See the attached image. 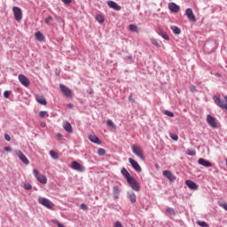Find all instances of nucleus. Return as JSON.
Listing matches in <instances>:
<instances>
[{
    "mask_svg": "<svg viewBox=\"0 0 227 227\" xmlns=\"http://www.w3.org/2000/svg\"><path fill=\"white\" fill-rule=\"evenodd\" d=\"M63 127L67 132H69V134H72L74 132V129H72V124H70V122H65Z\"/></svg>",
    "mask_w": 227,
    "mask_h": 227,
    "instance_id": "25",
    "label": "nucleus"
},
{
    "mask_svg": "<svg viewBox=\"0 0 227 227\" xmlns=\"http://www.w3.org/2000/svg\"><path fill=\"white\" fill-rule=\"evenodd\" d=\"M186 153H187V155L194 156V155H196V151L188 149L186 151Z\"/></svg>",
    "mask_w": 227,
    "mask_h": 227,
    "instance_id": "36",
    "label": "nucleus"
},
{
    "mask_svg": "<svg viewBox=\"0 0 227 227\" xmlns=\"http://www.w3.org/2000/svg\"><path fill=\"white\" fill-rule=\"evenodd\" d=\"M89 139L91 141V143H95L96 145H102V141H100V138H98V137L96 135L89 136Z\"/></svg>",
    "mask_w": 227,
    "mask_h": 227,
    "instance_id": "21",
    "label": "nucleus"
},
{
    "mask_svg": "<svg viewBox=\"0 0 227 227\" xmlns=\"http://www.w3.org/2000/svg\"><path fill=\"white\" fill-rule=\"evenodd\" d=\"M207 121L208 125L212 127V129H217V122L215 121V118H214L212 115L207 116Z\"/></svg>",
    "mask_w": 227,
    "mask_h": 227,
    "instance_id": "14",
    "label": "nucleus"
},
{
    "mask_svg": "<svg viewBox=\"0 0 227 227\" xmlns=\"http://www.w3.org/2000/svg\"><path fill=\"white\" fill-rule=\"evenodd\" d=\"M59 89L64 97H67V98H72V90L65 86L64 84H59Z\"/></svg>",
    "mask_w": 227,
    "mask_h": 227,
    "instance_id": "8",
    "label": "nucleus"
},
{
    "mask_svg": "<svg viewBox=\"0 0 227 227\" xmlns=\"http://www.w3.org/2000/svg\"><path fill=\"white\" fill-rule=\"evenodd\" d=\"M151 43L153 45H155V47H160V44H159V42H157L156 39H151Z\"/></svg>",
    "mask_w": 227,
    "mask_h": 227,
    "instance_id": "38",
    "label": "nucleus"
},
{
    "mask_svg": "<svg viewBox=\"0 0 227 227\" xmlns=\"http://www.w3.org/2000/svg\"><path fill=\"white\" fill-rule=\"evenodd\" d=\"M19 81L25 88H27L31 84L29 79L24 74H19Z\"/></svg>",
    "mask_w": 227,
    "mask_h": 227,
    "instance_id": "10",
    "label": "nucleus"
},
{
    "mask_svg": "<svg viewBox=\"0 0 227 227\" xmlns=\"http://www.w3.org/2000/svg\"><path fill=\"white\" fill-rule=\"evenodd\" d=\"M40 118H49V112L47 111H41L39 113Z\"/></svg>",
    "mask_w": 227,
    "mask_h": 227,
    "instance_id": "31",
    "label": "nucleus"
},
{
    "mask_svg": "<svg viewBox=\"0 0 227 227\" xmlns=\"http://www.w3.org/2000/svg\"><path fill=\"white\" fill-rule=\"evenodd\" d=\"M52 20V16H49L45 19V24L49 26L51 24V21Z\"/></svg>",
    "mask_w": 227,
    "mask_h": 227,
    "instance_id": "40",
    "label": "nucleus"
},
{
    "mask_svg": "<svg viewBox=\"0 0 227 227\" xmlns=\"http://www.w3.org/2000/svg\"><path fill=\"white\" fill-rule=\"evenodd\" d=\"M128 198L131 201V203H136L137 201L136 193H134L133 192H129L128 193Z\"/></svg>",
    "mask_w": 227,
    "mask_h": 227,
    "instance_id": "26",
    "label": "nucleus"
},
{
    "mask_svg": "<svg viewBox=\"0 0 227 227\" xmlns=\"http://www.w3.org/2000/svg\"><path fill=\"white\" fill-rule=\"evenodd\" d=\"M4 152H12V147L5 146V147H4Z\"/></svg>",
    "mask_w": 227,
    "mask_h": 227,
    "instance_id": "47",
    "label": "nucleus"
},
{
    "mask_svg": "<svg viewBox=\"0 0 227 227\" xmlns=\"http://www.w3.org/2000/svg\"><path fill=\"white\" fill-rule=\"evenodd\" d=\"M107 5L109 6V8H112L116 12H120V10H121V6L118 5V4L114 1H108Z\"/></svg>",
    "mask_w": 227,
    "mask_h": 227,
    "instance_id": "16",
    "label": "nucleus"
},
{
    "mask_svg": "<svg viewBox=\"0 0 227 227\" xmlns=\"http://www.w3.org/2000/svg\"><path fill=\"white\" fill-rule=\"evenodd\" d=\"M168 9L170 12H172V13H178V12H180V6L175 3L168 4Z\"/></svg>",
    "mask_w": 227,
    "mask_h": 227,
    "instance_id": "17",
    "label": "nucleus"
},
{
    "mask_svg": "<svg viewBox=\"0 0 227 227\" xmlns=\"http://www.w3.org/2000/svg\"><path fill=\"white\" fill-rule=\"evenodd\" d=\"M185 15L187 19L190 20V22H196V16H194V12H192V9L191 8L186 9Z\"/></svg>",
    "mask_w": 227,
    "mask_h": 227,
    "instance_id": "11",
    "label": "nucleus"
},
{
    "mask_svg": "<svg viewBox=\"0 0 227 227\" xmlns=\"http://www.w3.org/2000/svg\"><path fill=\"white\" fill-rule=\"evenodd\" d=\"M128 184L131 187L133 191H136V192H139L141 191V186H139V183L136 180V178L131 177L128 179Z\"/></svg>",
    "mask_w": 227,
    "mask_h": 227,
    "instance_id": "4",
    "label": "nucleus"
},
{
    "mask_svg": "<svg viewBox=\"0 0 227 227\" xmlns=\"http://www.w3.org/2000/svg\"><path fill=\"white\" fill-rule=\"evenodd\" d=\"M185 184L187 187H189V189H191L192 191H196L198 189V184H196V183H194L193 181L186 180Z\"/></svg>",
    "mask_w": 227,
    "mask_h": 227,
    "instance_id": "19",
    "label": "nucleus"
},
{
    "mask_svg": "<svg viewBox=\"0 0 227 227\" xmlns=\"http://www.w3.org/2000/svg\"><path fill=\"white\" fill-rule=\"evenodd\" d=\"M171 29L175 35H180V33H182V30H180V27L176 26L171 27Z\"/></svg>",
    "mask_w": 227,
    "mask_h": 227,
    "instance_id": "30",
    "label": "nucleus"
},
{
    "mask_svg": "<svg viewBox=\"0 0 227 227\" xmlns=\"http://www.w3.org/2000/svg\"><path fill=\"white\" fill-rule=\"evenodd\" d=\"M64 4H70L72 3V0H61Z\"/></svg>",
    "mask_w": 227,
    "mask_h": 227,
    "instance_id": "45",
    "label": "nucleus"
},
{
    "mask_svg": "<svg viewBox=\"0 0 227 227\" xmlns=\"http://www.w3.org/2000/svg\"><path fill=\"white\" fill-rule=\"evenodd\" d=\"M33 173H34V176L36 178V180L40 183V184H47V176H45L43 174H40V172H38V170L36 168L33 169Z\"/></svg>",
    "mask_w": 227,
    "mask_h": 227,
    "instance_id": "3",
    "label": "nucleus"
},
{
    "mask_svg": "<svg viewBox=\"0 0 227 227\" xmlns=\"http://www.w3.org/2000/svg\"><path fill=\"white\" fill-rule=\"evenodd\" d=\"M57 225H58V227H65V225H63V223H61L59 222H57Z\"/></svg>",
    "mask_w": 227,
    "mask_h": 227,
    "instance_id": "50",
    "label": "nucleus"
},
{
    "mask_svg": "<svg viewBox=\"0 0 227 227\" xmlns=\"http://www.w3.org/2000/svg\"><path fill=\"white\" fill-rule=\"evenodd\" d=\"M67 107H69V109H72V107H74V104L69 103V104L67 105Z\"/></svg>",
    "mask_w": 227,
    "mask_h": 227,
    "instance_id": "52",
    "label": "nucleus"
},
{
    "mask_svg": "<svg viewBox=\"0 0 227 227\" xmlns=\"http://www.w3.org/2000/svg\"><path fill=\"white\" fill-rule=\"evenodd\" d=\"M96 20L99 22V24H104V16L102 14L96 15Z\"/></svg>",
    "mask_w": 227,
    "mask_h": 227,
    "instance_id": "29",
    "label": "nucleus"
},
{
    "mask_svg": "<svg viewBox=\"0 0 227 227\" xmlns=\"http://www.w3.org/2000/svg\"><path fill=\"white\" fill-rule=\"evenodd\" d=\"M106 124L108 125V127H112V129H114V122H113V121L107 120Z\"/></svg>",
    "mask_w": 227,
    "mask_h": 227,
    "instance_id": "39",
    "label": "nucleus"
},
{
    "mask_svg": "<svg viewBox=\"0 0 227 227\" xmlns=\"http://www.w3.org/2000/svg\"><path fill=\"white\" fill-rule=\"evenodd\" d=\"M24 189H26V191H31L33 189V186H31V184H27L24 185Z\"/></svg>",
    "mask_w": 227,
    "mask_h": 227,
    "instance_id": "41",
    "label": "nucleus"
},
{
    "mask_svg": "<svg viewBox=\"0 0 227 227\" xmlns=\"http://www.w3.org/2000/svg\"><path fill=\"white\" fill-rule=\"evenodd\" d=\"M35 98L38 104H41L42 106H47V99H45V97L36 94Z\"/></svg>",
    "mask_w": 227,
    "mask_h": 227,
    "instance_id": "15",
    "label": "nucleus"
},
{
    "mask_svg": "<svg viewBox=\"0 0 227 227\" xmlns=\"http://www.w3.org/2000/svg\"><path fill=\"white\" fill-rule=\"evenodd\" d=\"M163 176H166L167 179L169 182H175V180H176V176L175 175H173V173L171 172V170H164L162 172Z\"/></svg>",
    "mask_w": 227,
    "mask_h": 227,
    "instance_id": "12",
    "label": "nucleus"
},
{
    "mask_svg": "<svg viewBox=\"0 0 227 227\" xmlns=\"http://www.w3.org/2000/svg\"><path fill=\"white\" fill-rule=\"evenodd\" d=\"M35 40H37V42H43V40H45V36L40 31L35 32Z\"/></svg>",
    "mask_w": 227,
    "mask_h": 227,
    "instance_id": "23",
    "label": "nucleus"
},
{
    "mask_svg": "<svg viewBox=\"0 0 227 227\" xmlns=\"http://www.w3.org/2000/svg\"><path fill=\"white\" fill-rule=\"evenodd\" d=\"M164 114H166V116H169V118H173L175 116V114H173L171 111H168V110H166L164 112Z\"/></svg>",
    "mask_w": 227,
    "mask_h": 227,
    "instance_id": "35",
    "label": "nucleus"
},
{
    "mask_svg": "<svg viewBox=\"0 0 227 227\" xmlns=\"http://www.w3.org/2000/svg\"><path fill=\"white\" fill-rule=\"evenodd\" d=\"M129 162L133 168V169H135V171H137V173H141V171H143L139 163H137V161H136L134 159L129 158Z\"/></svg>",
    "mask_w": 227,
    "mask_h": 227,
    "instance_id": "9",
    "label": "nucleus"
},
{
    "mask_svg": "<svg viewBox=\"0 0 227 227\" xmlns=\"http://www.w3.org/2000/svg\"><path fill=\"white\" fill-rule=\"evenodd\" d=\"M170 137H171L174 141H178V136H176V135H171Z\"/></svg>",
    "mask_w": 227,
    "mask_h": 227,
    "instance_id": "43",
    "label": "nucleus"
},
{
    "mask_svg": "<svg viewBox=\"0 0 227 227\" xmlns=\"http://www.w3.org/2000/svg\"><path fill=\"white\" fill-rule=\"evenodd\" d=\"M98 155H100V157H104V155H106V149L104 148L98 149Z\"/></svg>",
    "mask_w": 227,
    "mask_h": 227,
    "instance_id": "33",
    "label": "nucleus"
},
{
    "mask_svg": "<svg viewBox=\"0 0 227 227\" xmlns=\"http://www.w3.org/2000/svg\"><path fill=\"white\" fill-rule=\"evenodd\" d=\"M50 155L51 158H53L55 160H58L59 159V154L56 151H50Z\"/></svg>",
    "mask_w": 227,
    "mask_h": 227,
    "instance_id": "28",
    "label": "nucleus"
},
{
    "mask_svg": "<svg viewBox=\"0 0 227 227\" xmlns=\"http://www.w3.org/2000/svg\"><path fill=\"white\" fill-rule=\"evenodd\" d=\"M45 125H46L45 122L41 123V127H45Z\"/></svg>",
    "mask_w": 227,
    "mask_h": 227,
    "instance_id": "53",
    "label": "nucleus"
},
{
    "mask_svg": "<svg viewBox=\"0 0 227 227\" xmlns=\"http://www.w3.org/2000/svg\"><path fill=\"white\" fill-rule=\"evenodd\" d=\"M114 227H123V225L120 222H115Z\"/></svg>",
    "mask_w": 227,
    "mask_h": 227,
    "instance_id": "46",
    "label": "nucleus"
},
{
    "mask_svg": "<svg viewBox=\"0 0 227 227\" xmlns=\"http://www.w3.org/2000/svg\"><path fill=\"white\" fill-rule=\"evenodd\" d=\"M4 137H5L6 141H12V137L8 134H6L4 136Z\"/></svg>",
    "mask_w": 227,
    "mask_h": 227,
    "instance_id": "48",
    "label": "nucleus"
},
{
    "mask_svg": "<svg viewBox=\"0 0 227 227\" xmlns=\"http://www.w3.org/2000/svg\"><path fill=\"white\" fill-rule=\"evenodd\" d=\"M121 173L124 176V178H126L127 182L129 181V179L132 178V176H130V173H129V170H127V168H125L121 169Z\"/></svg>",
    "mask_w": 227,
    "mask_h": 227,
    "instance_id": "24",
    "label": "nucleus"
},
{
    "mask_svg": "<svg viewBox=\"0 0 227 227\" xmlns=\"http://www.w3.org/2000/svg\"><path fill=\"white\" fill-rule=\"evenodd\" d=\"M213 100L215 101L216 106H219L221 107V109H225L227 111V96H225L223 99H221L217 96H214Z\"/></svg>",
    "mask_w": 227,
    "mask_h": 227,
    "instance_id": "1",
    "label": "nucleus"
},
{
    "mask_svg": "<svg viewBox=\"0 0 227 227\" xmlns=\"http://www.w3.org/2000/svg\"><path fill=\"white\" fill-rule=\"evenodd\" d=\"M58 137H61V134H58Z\"/></svg>",
    "mask_w": 227,
    "mask_h": 227,
    "instance_id": "54",
    "label": "nucleus"
},
{
    "mask_svg": "<svg viewBox=\"0 0 227 227\" xmlns=\"http://www.w3.org/2000/svg\"><path fill=\"white\" fill-rule=\"evenodd\" d=\"M129 100L130 102H135V99L132 98V95H130V96L129 97Z\"/></svg>",
    "mask_w": 227,
    "mask_h": 227,
    "instance_id": "51",
    "label": "nucleus"
},
{
    "mask_svg": "<svg viewBox=\"0 0 227 227\" xmlns=\"http://www.w3.org/2000/svg\"><path fill=\"white\" fill-rule=\"evenodd\" d=\"M220 207H222V208L227 211V203H222L220 204Z\"/></svg>",
    "mask_w": 227,
    "mask_h": 227,
    "instance_id": "44",
    "label": "nucleus"
},
{
    "mask_svg": "<svg viewBox=\"0 0 227 227\" xmlns=\"http://www.w3.org/2000/svg\"><path fill=\"white\" fill-rule=\"evenodd\" d=\"M113 194H114V200L120 199V188L118 186L113 187Z\"/></svg>",
    "mask_w": 227,
    "mask_h": 227,
    "instance_id": "22",
    "label": "nucleus"
},
{
    "mask_svg": "<svg viewBox=\"0 0 227 227\" xmlns=\"http://www.w3.org/2000/svg\"><path fill=\"white\" fill-rule=\"evenodd\" d=\"M80 208H81L82 210H86V209L88 208V206H87L86 204H81V205H80Z\"/></svg>",
    "mask_w": 227,
    "mask_h": 227,
    "instance_id": "42",
    "label": "nucleus"
},
{
    "mask_svg": "<svg viewBox=\"0 0 227 227\" xmlns=\"http://www.w3.org/2000/svg\"><path fill=\"white\" fill-rule=\"evenodd\" d=\"M197 224L201 227H208V223H207V222H203V221H198Z\"/></svg>",
    "mask_w": 227,
    "mask_h": 227,
    "instance_id": "34",
    "label": "nucleus"
},
{
    "mask_svg": "<svg viewBox=\"0 0 227 227\" xmlns=\"http://www.w3.org/2000/svg\"><path fill=\"white\" fill-rule=\"evenodd\" d=\"M131 150H132L133 153L137 155V157H138L141 160H145V155L143 154V149H141V147H139V145H133L131 146Z\"/></svg>",
    "mask_w": 227,
    "mask_h": 227,
    "instance_id": "2",
    "label": "nucleus"
},
{
    "mask_svg": "<svg viewBox=\"0 0 227 227\" xmlns=\"http://www.w3.org/2000/svg\"><path fill=\"white\" fill-rule=\"evenodd\" d=\"M14 155H16V157H19L20 160H21L23 164H26L27 166V164H29V160H27V157H26V155L22 153V151L15 150Z\"/></svg>",
    "mask_w": 227,
    "mask_h": 227,
    "instance_id": "7",
    "label": "nucleus"
},
{
    "mask_svg": "<svg viewBox=\"0 0 227 227\" xmlns=\"http://www.w3.org/2000/svg\"><path fill=\"white\" fill-rule=\"evenodd\" d=\"M157 33L161 38H164V40H169V35H168V33L164 31L162 28H158Z\"/></svg>",
    "mask_w": 227,
    "mask_h": 227,
    "instance_id": "20",
    "label": "nucleus"
},
{
    "mask_svg": "<svg viewBox=\"0 0 227 227\" xmlns=\"http://www.w3.org/2000/svg\"><path fill=\"white\" fill-rule=\"evenodd\" d=\"M129 31H132L133 33H139V29L137 28V26H136L134 24H130L129 26Z\"/></svg>",
    "mask_w": 227,
    "mask_h": 227,
    "instance_id": "27",
    "label": "nucleus"
},
{
    "mask_svg": "<svg viewBox=\"0 0 227 227\" xmlns=\"http://www.w3.org/2000/svg\"><path fill=\"white\" fill-rule=\"evenodd\" d=\"M166 214H168L169 215H176V212H175V209L172 208V207H168L166 209Z\"/></svg>",
    "mask_w": 227,
    "mask_h": 227,
    "instance_id": "32",
    "label": "nucleus"
},
{
    "mask_svg": "<svg viewBox=\"0 0 227 227\" xmlns=\"http://www.w3.org/2000/svg\"><path fill=\"white\" fill-rule=\"evenodd\" d=\"M190 90H191V91H192V92L196 91V86L192 85V86L190 87Z\"/></svg>",
    "mask_w": 227,
    "mask_h": 227,
    "instance_id": "49",
    "label": "nucleus"
},
{
    "mask_svg": "<svg viewBox=\"0 0 227 227\" xmlns=\"http://www.w3.org/2000/svg\"><path fill=\"white\" fill-rule=\"evenodd\" d=\"M10 95H12V91H10V90H5V91L4 92V98H10Z\"/></svg>",
    "mask_w": 227,
    "mask_h": 227,
    "instance_id": "37",
    "label": "nucleus"
},
{
    "mask_svg": "<svg viewBox=\"0 0 227 227\" xmlns=\"http://www.w3.org/2000/svg\"><path fill=\"white\" fill-rule=\"evenodd\" d=\"M198 163L200 164V166H204V168H212V163L203 158H200Z\"/></svg>",
    "mask_w": 227,
    "mask_h": 227,
    "instance_id": "18",
    "label": "nucleus"
},
{
    "mask_svg": "<svg viewBox=\"0 0 227 227\" xmlns=\"http://www.w3.org/2000/svg\"><path fill=\"white\" fill-rule=\"evenodd\" d=\"M12 12H13L15 20H17V22H20L22 20V9H20V7L14 6L12 7Z\"/></svg>",
    "mask_w": 227,
    "mask_h": 227,
    "instance_id": "6",
    "label": "nucleus"
},
{
    "mask_svg": "<svg viewBox=\"0 0 227 227\" xmlns=\"http://www.w3.org/2000/svg\"><path fill=\"white\" fill-rule=\"evenodd\" d=\"M38 201H39L40 205H43V207H45L46 208H50V209L54 208V203H52V201L49 200V199L40 197L38 199Z\"/></svg>",
    "mask_w": 227,
    "mask_h": 227,
    "instance_id": "5",
    "label": "nucleus"
},
{
    "mask_svg": "<svg viewBox=\"0 0 227 227\" xmlns=\"http://www.w3.org/2000/svg\"><path fill=\"white\" fill-rule=\"evenodd\" d=\"M71 168L72 169H74L75 171H79L80 173H82V171H84V167L77 161H72Z\"/></svg>",
    "mask_w": 227,
    "mask_h": 227,
    "instance_id": "13",
    "label": "nucleus"
}]
</instances>
